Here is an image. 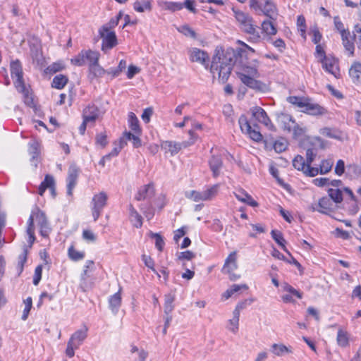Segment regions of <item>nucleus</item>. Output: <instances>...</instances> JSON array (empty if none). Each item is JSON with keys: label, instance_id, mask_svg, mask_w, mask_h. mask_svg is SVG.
Listing matches in <instances>:
<instances>
[{"label": "nucleus", "instance_id": "f257e3e1", "mask_svg": "<svg viewBox=\"0 0 361 361\" xmlns=\"http://www.w3.org/2000/svg\"><path fill=\"white\" fill-rule=\"evenodd\" d=\"M260 63L257 59H252L243 64L240 71L237 73L240 81L247 87L255 90L264 92L267 85L256 78L259 77L258 68Z\"/></svg>", "mask_w": 361, "mask_h": 361}, {"label": "nucleus", "instance_id": "f03ea898", "mask_svg": "<svg viewBox=\"0 0 361 361\" xmlns=\"http://www.w3.org/2000/svg\"><path fill=\"white\" fill-rule=\"evenodd\" d=\"M34 221L39 226V232L42 236L47 237L51 231L44 213L38 207H35L32 210L27 221V234L29 237L28 241L30 245H32L35 240Z\"/></svg>", "mask_w": 361, "mask_h": 361}, {"label": "nucleus", "instance_id": "7ed1b4c3", "mask_svg": "<svg viewBox=\"0 0 361 361\" xmlns=\"http://www.w3.org/2000/svg\"><path fill=\"white\" fill-rule=\"evenodd\" d=\"M233 61L232 58L227 54L222 57H215L213 59L211 66V71L214 74L217 73L219 78L223 81L228 80L232 68Z\"/></svg>", "mask_w": 361, "mask_h": 361}, {"label": "nucleus", "instance_id": "20e7f679", "mask_svg": "<svg viewBox=\"0 0 361 361\" xmlns=\"http://www.w3.org/2000/svg\"><path fill=\"white\" fill-rule=\"evenodd\" d=\"M11 74L14 80V85L17 90L23 94L25 103L29 104L32 98L29 94V90L26 87L23 78L22 66L19 61H13L11 63Z\"/></svg>", "mask_w": 361, "mask_h": 361}, {"label": "nucleus", "instance_id": "39448f33", "mask_svg": "<svg viewBox=\"0 0 361 361\" xmlns=\"http://www.w3.org/2000/svg\"><path fill=\"white\" fill-rule=\"evenodd\" d=\"M219 189V184H214L205 188L203 190L186 191L185 197L195 202L212 201L217 196Z\"/></svg>", "mask_w": 361, "mask_h": 361}, {"label": "nucleus", "instance_id": "423d86ee", "mask_svg": "<svg viewBox=\"0 0 361 361\" xmlns=\"http://www.w3.org/2000/svg\"><path fill=\"white\" fill-rule=\"evenodd\" d=\"M88 328L84 326L82 329L75 331L69 338L66 349V355L68 357H73L75 350L78 349L87 336Z\"/></svg>", "mask_w": 361, "mask_h": 361}, {"label": "nucleus", "instance_id": "0eeeda50", "mask_svg": "<svg viewBox=\"0 0 361 361\" xmlns=\"http://www.w3.org/2000/svg\"><path fill=\"white\" fill-rule=\"evenodd\" d=\"M190 136L189 141H184L183 142H177L174 141H164L161 144L162 149L166 153H170L171 156L177 154L183 147H187L195 143L197 139V135L194 133L193 130H190L188 131Z\"/></svg>", "mask_w": 361, "mask_h": 361}, {"label": "nucleus", "instance_id": "6e6552de", "mask_svg": "<svg viewBox=\"0 0 361 361\" xmlns=\"http://www.w3.org/2000/svg\"><path fill=\"white\" fill-rule=\"evenodd\" d=\"M250 6L256 12H262L269 18H273L277 13L273 0H250Z\"/></svg>", "mask_w": 361, "mask_h": 361}, {"label": "nucleus", "instance_id": "1a4fd4ad", "mask_svg": "<svg viewBox=\"0 0 361 361\" xmlns=\"http://www.w3.org/2000/svg\"><path fill=\"white\" fill-rule=\"evenodd\" d=\"M100 54L98 51L91 49H82L75 56L71 59V63L77 66H82L88 64V66L92 63L99 59Z\"/></svg>", "mask_w": 361, "mask_h": 361}, {"label": "nucleus", "instance_id": "9d476101", "mask_svg": "<svg viewBox=\"0 0 361 361\" xmlns=\"http://www.w3.org/2000/svg\"><path fill=\"white\" fill-rule=\"evenodd\" d=\"M108 195L105 192H99L97 194H94L92 199V214L94 219V221H96L103 209L106 207L107 204Z\"/></svg>", "mask_w": 361, "mask_h": 361}, {"label": "nucleus", "instance_id": "9b49d317", "mask_svg": "<svg viewBox=\"0 0 361 361\" xmlns=\"http://www.w3.org/2000/svg\"><path fill=\"white\" fill-rule=\"evenodd\" d=\"M293 166L295 169L302 171L304 174L310 177H314L319 174L317 167H312L311 166H309L308 164L306 163L303 157L300 155H297L293 159Z\"/></svg>", "mask_w": 361, "mask_h": 361}, {"label": "nucleus", "instance_id": "f8f14e48", "mask_svg": "<svg viewBox=\"0 0 361 361\" xmlns=\"http://www.w3.org/2000/svg\"><path fill=\"white\" fill-rule=\"evenodd\" d=\"M241 131L247 134L252 140L259 142L262 140V135L259 130L252 129L250 123L245 115H241L238 119Z\"/></svg>", "mask_w": 361, "mask_h": 361}, {"label": "nucleus", "instance_id": "ddd939ff", "mask_svg": "<svg viewBox=\"0 0 361 361\" xmlns=\"http://www.w3.org/2000/svg\"><path fill=\"white\" fill-rule=\"evenodd\" d=\"M104 113L105 110L99 108L95 104H89L83 110L82 118H85L86 121L94 124L96 120L102 116Z\"/></svg>", "mask_w": 361, "mask_h": 361}, {"label": "nucleus", "instance_id": "4468645a", "mask_svg": "<svg viewBox=\"0 0 361 361\" xmlns=\"http://www.w3.org/2000/svg\"><path fill=\"white\" fill-rule=\"evenodd\" d=\"M99 34L102 39V49L104 51L111 49L117 44V38L114 31H102L99 30Z\"/></svg>", "mask_w": 361, "mask_h": 361}, {"label": "nucleus", "instance_id": "2eb2a0df", "mask_svg": "<svg viewBox=\"0 0 361 361\" xmlns=\"http://www.w3.org/2000/svg\"><path fill=\"white\" fill-rule=\"evenodd\" d=\"M334 204L329 197H323L319 199L318 203H313L310 207V210L317 211L320 213L327 214L334 209Z\"/></svg>", "mask_w": 361, "mask_h": 361}, {"label": "nucleus", "instance_id": "dca6fc26", "mask_svg": "<svg viewBox=\"0 0 361 361\" xmlns=\"http://www.w3.org/2000/svg\"><path fill=\"white\" fill-rule=\"evenodd\" d=\"M319 132L324 137L338 141H343L347 137L343 131L336 127H324L320 128Z\"/></svg>", "mask_w": 361, "mask_h": 361}, {"label": "nucleus", "instance_id": "f3484780", "mask_svg": "<svg viewBox=\"0 0 361 361\" xmlns=\"http://www.w3.org/2000/svg\"><path fill=\"white\" fill-rule=\"evenodd\" d=\"M234 16L239 23L240 29L245 32L247 29H250V26L254 24L253 19L247 13L240 10L233 8Z\"/></svg>", "mask_w": 361, "mask_h": 361}, {"label": "nucleus", "instance_id": "a211bd4d", "mask_svg": "<svg viewBox=\"0 0 361 361\" xmlns=\"http://www.w3.org/2000/svg\"><path fill=\"white\" fill-rule=\"evenodd\" d=\"M250 112L252 117L259 123L264 125L268 128L273 127L267 112L262 107L257 106H254L250 109Z\"/></svg>", "mask_w": 361, "mask_h": 361}, {"label": "nucleus", "instance_id": "6ab92c4d", "mask_svg": "<svg viewBox=\"0 0 361 361\" xmlns=\"http://www.w3.org/2000/svg\"><path fill=\"white\" fill-rule=\"evenodd\" d=\"M79 173L80 169L75 165H71L68 169L67 177V194L69 196L73 194V190L77 183Z\"/></svg>", "mask_w": 361, "mask_h": 361}, {"label": "nucleus", "instance_id": "aec40b11", "mask_svg": "<svg viewBox=\"0 0 361 361\" xmlns=\"http://www.w3.org/2000/svg\"><path fill=\"white\" fill-rule=\"evenodd\" d=\"M283 119L285 129L288 132H293L295 137L302 136L305 133V128L299 126L291 116H286Z\"/></svg>", "mask_w": 361, "mask_h": 361}, {"label": "nucleus", "instance_id": "412c9836", "mask_svg": "<svg viewBox=\"0 0 361 361\" xmlns=\"http://www.w3.org/2000/svg\"><path fill=\"white\" fill-rule=\"evenodd\" d=\"M323 68L328 73L338 78L339 75V68L336 60L334 58L324 56L322 60Z\"/></svg>", "mask_w": 361, "mask_h": 361}, {"label": "nucleus", "instance_id": "4be33fe9", "mask_svg": "<svg viewBox=\"0 0 361 361\" xmlns=\"http://www.w3.org/2000/svg\"><path fill=\"white\" fill-rule=\"evenodd\" d=\"M47 189L50 190L54 197L56 196L55 181L53 176L50 175H46L44 180L39 185L38 188L39 195L42 196Z\"/></svg>", "mask_w": 361, "mask_h": 361}, {"label": "nucleus", "instance_id": "5701e85b", "mask_svg": "<svg viewBox=\"0 0 361 361\" xmlns=\"http://www.w3.org/2000/svg\"><path fill=\"white\" fill-rule=\"evenodd\" d=\"M99 60L92 62L88 66V77L91 80L103 77L106 74V70L103 68L99 63Z\"/></svg>", "mask_w": 361, "mask_h": 361}, {"label": "nucleus", "instance_id": "b1692460", "mask_svg": "<svg viewBox=\"0 0 361 361\" xmlns=\"http://www.w3.org/2000/svg\"><path fill=\"white\" fill-rule=\"evenodd\" d=\"M238 268L237 264V252L233 251L229 254L225 260L222 271L226 274H231Z\"/></svg>", "mask_w": 361, "mask_h": 361}, {"label": "nucleus", "instance_id": "393cba45", "mask_svg": "<svg viewBox=\"0 0 361 361\" xmlns=\"http://www.w3.org/2000/svg\"><path fill=\"white\" fill-rule=\"evenodd\" d=\"M190 59L192 62H197L201 64H204L207 61L209 60L207 54L197 48H192L189 51Z\"/></svg>", "mask_w": 361, "mask_h": 361}, {"label": "nucleus", "instance_id": "a878e982", "mask_svg": "<svg viewBox=\"0 0 361 361\" xmlns=\"http://www.w3.org/2000/svg\"><path fill=\"white\" fill-rule=\"evenodd\" d=\"M209 166L212 172L213 177H218L220 175V172L223 166V162L221 157L218 155H213L209 160Z\"/></svg>", "mask_w": 361, "mask_h": 361}, {"label": "nucleus", "instance_id": "bb28decb", "mask_svg": "<svg viewBox=\"0 0 361 361\" xmlns=\"http://www.w3.org/2000/svg\"><path fill=\"white\" fill-rule=\"evenodd\" d=\"M302 112L313 116H319L325 114L326 113V110L319 104L312 103L310 99H308Z\"/></svg>", "mask_w": 361, "mask_h": 361}, {"label": "nucleus", "instance_id": "cd10ccee", "mask_svg": "<svg viewBox=\"0 0 361 361\" xmlns=\"http://www.w3.org/2000/svg\"><path fill=\"white\" fill-rule=\"evenodd\" d=\"M236 199L240 202L245 203L251 207H257V202L244 190L239 189L233 192Z\"/></svg>", "mask_w": 361, "mask_h": 361}, {"label": "nucleus", "instance_id": "c85d7f7f", "mask_svg": "<svg viewBox=\"0 0 361 361\" xmlns=\"http://www.w3.org/2000/svg\"><path fill=\"white\" fill-rule=\"evenodd\" d=\"M349 75L353 82L356 84H361V63L355 62L349 70Z\"/></svg>", "mask_w": 361, "mask_h": 361}, {"label": "nucleus", "instance_id": "c756f323", "mask_svg": "<svg viewBox=\"0 0 361 361\" xmlns=\"http://www.w3.org/2000/svg\"><path fill=\"white\" fill-rule=\"evenodd\" d=\"M154 192V187L152 185H146L142 187L137 192L135 199L138 201L143 200L153 196Z\"/></svg>", "mask_w": 361, "mask_h": 361}, {"label": "nucleus", "instance_id": "7c9ffc66", "mask_svg": "<svg viewBox=\"0 0 361 361\" xmlns=\"http://www.w3.org/2000/svg\"><path fill=\"white\" fill-rule=\"evenodd\" d=\"M29 154L32 156L31 162L36 167L39 155V143L37 141H32L29 143Z\"/></svg>", "mask_w": 361, "mask_h": 361}, {"label": "nucleus", "instance_id": "2f4dec72", "mask_svg": "<svg viewBox=\"0 0 361 361\" xmlns=\"http://www.w3.org/2000/svg\"><path fill=\"white\" fill-rule=\"evenodd\" d=\"M109 305L112 312L114 314H116L121 305V295L120 290L109 298Z\"/></svg>", "mask_w": 361, "mask_h": 361}, {"label": "nucleus", "instance_id": "473e14b6", "mask_svg": "<svg viewBox=\"0 0 361 361\" xmlns=\"http://www.w3.org/2000/svg\"><path fill=\"white\" fill-rule=\"evenodd\" d=\"M349 334L342 328H339L336 336L337 344L341 348H346L349 345Z\"/></svg>", "mask_w": 361, "mask_h": 361}, {"label": "nucleus", "instance_id": "72a5a7b5", "mask_svg": "<svg viewBox=\"0 0 361 361\" xmlns=\"http://www.w3.org/2000/svg\"><path fill=\"white\" fill-rule=\"evenodd\" d=\"M94 262L92 261V260H87L86 262H85V264L84 266V269H83V271L81 274V283H80V287L81 288L85 291V288H86V285H85V281H86V279L90 277V271H92L93 270V268H94Z\"/></svg>", "mask_w": 361, "mask_h": 361}, {"label": "nucleus", "instance_id": "f704fd0d", "mask_svg": "<svg viewBox=\"0 0 361 361\" xmlns=\"http://www.w3.org/2000/svg\"><path fill=\"white\" fill-rule=\"evenodd\" d=\"M247 289L246 284H233L222 294V299L226 300L238 291Z\"/></svg>", "mask_w": 361, "mask_h": 361}, {"label": "nucleus", "instance_id": "c9c22d12", "mask_svg": "<svg viewBox=\"0 0 361 361\" xmlns=\"http://www.w3.org/2000/svg\"><path fill=\"white\" fill-rule=\"evenodd\" d=\"M129 215L130 220L133 226L136 228H140L142 225V218L132 204L129 205Z\"/></svg>", "mask_w": 361, "mask_h": 361}, {"label": "nucleus", "instance_id": "e433bc0d", "mask_svg": "<svg viewBox=\"0 0 361 361\" xmlns=\"http://www.w3.org/2000/svg\"><path fill=\"white\" fill-rule=\"evenodd\" d=\"M133 8L139 13L150 11L152 10V4L149 0H137L133 4Z\"/></svg>", "mask_w": 361, "mask_h": 361}, {"label": "nucleus", "instance_id": "4c0bfd02", "mask_svg": "<svg viewBox=\"0 0 361 361\" xmlns=\"http://www.w3.org/2000/svg\"><path fill=\"white\" fill-rule=\"evenodd\" d=\"M244 32L249 35V40L251 42L257 43L261 42L263 39L257 30V25L255 24L250 26V29L246 30Z\"/></svg>", "mask_w": 361, "mask_h": 361}, {"label": "nucleus", "instance_id": "58836bf2", "mask_svg": "<svg viewBox=\"0 0 361 361\" xmlns=\"http://www.w3.org/2000/svg\"><path fill=\"white\" fill-rule=\"evenodd\" d=\"M128 124L130 128L137 135L141 134V128L139 125V121L135 116V114L133 112H130L128 114Z\"/></svg>", "mask_w": 361, "mask_h": 361}, {"label": "nucleus", "instance_id": "ea45409f", "mask_svg": "<svg viewBox=\"0 0 361 361\" xmlns=\"http://www.w3.org/2000/svg\"><path fill=\"white\" fill-rule=\"evenodd\" d=\"M271 353L276 356L281 357L292 353V350L283 344L274 343L271 345Z\"/></svg>", "mask_w": 361, "mask_h": 361}, {"label": "nucleus", "instance_id": "a19ab883", "mask_svg": "<svg viewBox=\"0 0 361 361\" xmlns=\"http://www.w3.org/2000/svg\"><path fill=\"white\" fill-rule=\"evenodd\" d=\"M159 5L161 6L162 8L173 12L180 11L183 8V4L180 2L160 1L159 2Z\"/></svg>", "mask_w": 361, "mask_h": 361}, {"label": "nucleus", "instance_id": "79ce46f5", "mask_svg": "<svg viewBox=\"0 0 361 361\" xmlns=\"http://www.w3.org/2000/svg\"><path fill=\"white\" fill-rule=\"evenodd\" d=\"M308 99L307 98L296 96H290L287 99L289 103L300 109L302 111L305 109Z\"/></svg>", "mask_w": 361, "mask_h": 361}, {"label": "nucleus", "instance_id": "37998d69", "mask_svg": "<svg viewBox=\"0 0 361 361\" xmlns=\"http://www.w3.org/2000/svg\"><path fill=\"white\" fill-rule=\"evenodd\" d=\"M328 195L329 197L335 204L341 203L343 201L342 191L339 188H329Z\"/></svg>", "mask_w": 361, "mask_h": 361}, {"label": "nucleus", "instance_id": "c03bdc74", "mask_svg": "<svg viewBox=\"0 0 361 361\" xmlns=\"http://www.w3.org/2000/svg\"><path fill=\"white\" fill-rule=\"evenodd\" d=\"M239 317L238 315V312H233V317L231 319L228 320L227 328L233 334H236L238 331L239 327Z\"/></svg>", "mask_w": 361, "mask_h": 361}, {"label": "nucleus", "instance_id": "a18cd8bd", "mask_svg": "<svg viewBox=\"0 0 361 361\" xmlns=\"http://www.w3.org/2000/svg\"><path fill=\"white\" fill-rule=\"evenodd\" d=\"M68 255L69 258L75 262L82 260L85 258V253L83 251H78L75 250L73 245H71L68 250Z\"/></svg>", "mask_w": 361, "mask_h": 361}, {"label": "nucleus", "instance_id": "49530a36", "mask_svg": "<svg viewBox=\"0 0 361 361\" xmlns=\"http://www.w3.org/2000/svg\"><path fill=\"white\" fill-rule=\"evenodd\" d=\"M349 32H344L341 37L345 50L348 52L349 56H352L354 54L355 47L353 43L349 39Z\"/></svg>", "mask_w": 361, "mask_h": 361}, {"label": "nucleus", "instance_id": "de8ad7c7", "mask_svg": "<svg viewBox=\"0 0 361 361\" xmlns=\"http://www.w3.org/2000/svg\"><path fill=\"white\" fill-rule=\"evenodd\" d=\"M122 15V13L119 12L118 14L116 17L112 18L108 23L102 25L100 28L102 31H114L113 29L118 24Z\"/></svg>", "mask_w": 361, "mask_h": 361}, {"label": "nucleus", "instance_id": "09e8293b", "mask_svg": "<svg viewBox=\"0 0 361 361\" xmlns=\"http://www.w3.org/2000/svg\"><path fill=\"white\" fill-rule=\"evenodd\" d=\"M67 82L68 78L66 76L63 75H58L54 78L51 86L56 89L61 90L64 87Z\"/></svg>", "mask_w": 361, "mask_h": 361}, {"label": "nucleus", "instance_id": "8fccbe9b", "mask_svg": "<svg viewBox=\"0 0 361 361\" xmlns=\"http://www.w3.org/2000/svg\"><path fill=\"white\" fill-rule=\"evenodd\" d=\"M334 165V160L332 159H324L322 161L319 167L317 168L319 173L326 174L329 173Z\"/></svg>", "mask_w": 361, "mask_h": 361}, {"label": "nucleus", "instance_id": "3c124183", "mask_svg": "<svg viewBox=\"0 0 361 361\" xmlns=\"http://www.w3.org/2000/svg\"><path fill=\"white\" fill-rule=\"evenodd\" d=\"M262 30L267 35H274L277 32L276 28L270 20H264L262 22Z\"/></svg>", "mask_w": 361, "mask_h": 361}, {"label": "nucleus", "instance_id": "603ef678", "mask_svg": "<svg viewBox=\"0 0 361 361\" xmlns=\"http://www.w3.org/2000/svg\"><path fill=\"white\" fill-rule=\"evenodd\" d=\"M272 238L287 252L288 250L285 246L286 240L283 237L281 232L276 230H273L271 233Z\"/></svg>", "mask_w": 361, "mask_h": 361}, {"label": "nucleus", "instance_id": "864d4df0", "mask_svg": "<svg viewBox=\"0 0 361 361\" xmlns=\"http://www.w3.org/2000/svg\"><path fill=\"white\" fill-rule=\"evenodd\" d=\"M139 135H137V134H133L130 132H125L124 133V137L128 140H131L132 142H133V145L134 147H140L142 145V142H141V140L140 139L139 137Z\"/></svg>", "mask_w": 361, "mask_h": 361}, {"label": "nucleus", "instance_id": "5fc2aeb1", "mask_svg": "<svg viewBox=\"0 0 361 361\" xmlns=\"http://www.w3.org/2000/svg\"><path fill=\"white\" fill-rule=\"evenodd\" d=\"M142 259L146 267L156 274L159 278L161 277V274L154 269V262L150 256L142 255Z\"/></svg>", "mask_w": 361, "mask_h": 361}, {"label": "nucleus", "instance_id": "6e6d98bb", "mask_svg": "<svg viewBox=\"0 0 361 361\" xmlns=\"http://www.w3.org/2000/svg\"><path fill=\"white\" fill-rule=\"evenodd\" d=\"M174 301V296L169 294L165 296V302H164V312L166 314L171 313L173 310V302Z\"/></svg>", "mask_w": 361, "mask_h": 361}, {"label": "nucleus", "instance_id": "4d7b16f0", "mask_svg": "<svg viewBox=\"0 0 361 361\" xmlns=\"http://www.w3.org/2000/svg\"><path fill=\"white\" fill-rule=\"evenodd\" d=\"M24 304H25V308L23 310L22 319L25 321L27 319L30 311L32 308V298L30 297H28L26 300H24Z\"/></svg>", "mask_w": 361, "mask_h": 361}, {"label": "nucleus", "instance_id": "13d9d810", "mask_svg": "<svg viewBox=\"0 0 361 361\" xmlns=\"http://www.w3.org/2000/svg\"><path fill=\"white\" fill-rule=\"evenodd\" d=\"M353 34L357 47L361 49V24H357L354 27Z\"/></svg>", "mask_w": 361, "mask_h": 361}, {"label": "nucleus", "instance_id": "bf43d9fd", "mask_svg": "<svg viewBox=\"0 0 361 361\" xmlns=\"http://www.w3.org/2000/svg\"><path fill=\"white\" fill-rule=\"evenodd\" d=\"M348 173H353L354 177H361V162L357 164H350L347 167Z\"/></svg>", "mask_w": 361, "mask_h": 361}, {"label": "nucleus", "instance_id": "052dcab7", "mask_svg": "<svg viewBox=\"0 0 361 361\" xmlns=\"http://www.w3.org/2000/svg\"><path fill=\"white\" fill-rule=\"evenodd\" d=\"M150 237L155 240V246L159 250L162 251L164 246V241L162 237L158 233H150Z\"/></svg>", "mask_w": 361, "mask_h": 361}, {"label": "nucleus", "instance_id": "680f3d73", "mask_svg": "<svg viewBox=\"0 0 361 361\" xmlns=\"http://www.w3.org/2000/svg\"><path fill=\"white\" fill-rule=\"evenodd\" d=\"M297 25L301 36L305 39V19L302 16H299L297 20Z\"/></svg>", "mask_w": 361, "mask_h": 361}, {"label": "nucleus", "instance_id": "e2e57ef3", "mask_svg": "<svg viewBox=\"0 0 361 361\" xmlns=\"http://www.w3.org/2000/svg\"><path fill=\"white\" fill-rule=\"evenodd\" d=\"M286 147L287 142L283 139L276 140L274 144V149L278 153L285 151Z\"/></svg>", "mask_w": 361, "mask_h": 361}, {"label": "nucleus", "instance_id": "0e129e2a", "mask_svg": "<svg viewBox=\"0 0 361 361\" xmlns=\"http://www.w3.org/2000/svg\"><path fill=\"white\" fill-rule=\"evenodd\" d=\"M283 289L284 291L290 293V294L296 296L298 298H302V293L287 283H285L283 285Z\"/></svg>", "mask_w": 361, "mask_h": 361}, {"label": "nucleus", "instance_id": "69168bd1", "mask_svg": "<svg viewBox=\"0 0 361 361\" xmlns=\"http://www.w3.org/2000/svg\"><path fill=\"white\" fill-rule=\"evenodd\" d=\"M345 163L342 159L338 160L335 166V173L339 176H342L345 172Z\"/></svg>", "mask_w": 361, "mask_h": 361}, {"label": "nucleus", "instance_id": "338daca9", "mask_svg": "<svg viewBox=\"0 0 361 361\" xmlns=\"http://www.w3.org/2000/svg\"><path fill=\"white\" fill-rule=\"evenodd\" d=\"M195 254L190 251L187 250L185 252H181L178 254V259L180 260H191L195 257Z\"/></svg>", "mask_w": 361, "mask_h": 361}, {"label": "nucleus", "instance_id": "774afa93", "mask_svg": "<svg viewBox=\"0 0 361 361\" xmlns=\"http://www.w3.org/2000/svg\"><path fill=\"white\" fill-rule=\"evenodd\" d=\"M178 30L182 32L185 36H189L192 38L196 37V34L193 30H192L189 26L188 25H183L180 27Z\"/></svg>", "mask_w": 361, "mask_h": 361}]
</instances>
